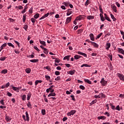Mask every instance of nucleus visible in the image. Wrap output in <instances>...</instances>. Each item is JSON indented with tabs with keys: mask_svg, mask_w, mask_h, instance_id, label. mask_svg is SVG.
<instances>
[{
	"mask_svg": "<svg viewBox=\"0 0 124 124\" xmlns=\"http://www.w3.org/2000/svg\"><path fill=\"white\" fill-rule=\"evenodd\" d=\"M100 96V98H105L106 97V95L105 94H104L103 93H99Z\"/></svg>",
	"mask_w": 124,
	"mask_h": 124,
	"instance_id": "obj_21",
	"label": "nucleus"
},
{
	"mask_svg": "<svg viewBox=\"0 0 124 124\" xmlns=\"http://www.w3.org/2000/svg\"><path fill=\"white\" fill-rule=\"evenodd\" d=\"M91 67V65H88V64H83L81 65V67Z\"/></svg>",
	"mask_w": 124,
	"mask_h": 124,
	"instance_id": "obj_26",
	"label": "nucleus"
},
{
	"mask_svg": "<svg viewBox=\"0 0 124 124\" xmlns=\"http://www.w3.org/2000/svg\"><path fill=\"white\" fill-rule=\"evenodd\" d=\"M7 45H8V46H10V47H12L13 48H15V46H14L13 44H12V43H8Z\"/></svg>",
	"mask_w": 124,
	"mask_h": 124,
	"instance_id": "obj_35",
	"label": "nucleus"
},
{
	"mask_svg": "<svg viewBox=\"0 0 124 124\" xmlns=\"http://www.w3.org/2000/svg\"><path fill=\"white\" fill-rule=\"evenodd\" d=\"M72 19V16L67 17L66 22H65L66 25H67V24H68L69 22H70L71 21Z\"/></svg>",
	"mask_w": 124,
	"mask_h": 124,
	"instance_id": "obj_6",
	"label": "nucleus"
},
{
	"mask_svg": "<svg viewBox=\"0 0 124 124\" xmlns=\"http://www.w3.org/2000/svg\"><path fill=\"white\" fill-rule=\"evenodd\" d=\"M21 98L22 99V100H26V98H27V96L26 95V94H23V95L21 96Z\"/></svg>",
	"mask_w": 124,
	"mask_h": 124,
	"instance_id": "obj_34",
	"label": "nucleus"
},
{
	"mask_svg": "<svg viewBox=\"0 0 124 124\" xmlns=\"http://www.w3.org/2000/svg\"><path fill=\"white\" fill-rule=\"evenodd\" d=\"M44 99L46 102L48 103V99H47V98H46V96H44Z\"/></svg>",
	"mask_w": 124,
	"mask_h": 124,
	"instance_id": "obj_64",
	"label": "nucleus"
},
{
	"mask_svg": "<svg viewBox=\"0 0 124 124\" xmlns=\"http://www.w3.org/2000/svg\"><path fill=\"white\" fill-rule=\"evenodd\" d=\"M115 4H116V5H117V6L118 7H121V4H120V3H119L118 2H116Z\"/></svg>",
	"mask_w": 124,
	"mask_h": 124,
	"instance_id": "obj_62",
	"label": "nucleus"
},
{
	"mask_svg": "<svg viewBox=\"0 0 124 124\" xmlns=\"http://www.w3.org/2000/svg\"><path fill=\"white\" fill-rule=\"evenodd\" d=\"M117 75L119 77V78H120V79L121 80H122V81H124V75H122L120 73H118L117 74Z\"/></svg>",
	"mask_w": 124,
	"mask_h": 124,
	"instance_id": "obj_5",
	"label": "nucleus"
},
{
	"mask_svg": "<svg viewBox=\"0 0 124 124\" xmlns=\"http://www.w3.org/2000/svg\"><path fill=\"white\" fill-rule=\"evenodd\" d=\"M110 17L114 22H115V21H116L117 19L115 17V16H114V15H113V14H110Z\"/></svg>",
	"mask_w": 124,
	"mask_h": 124,
	"instance_id": "obj_25",
	"label": "nucleus"
},
{
	"mask_svg": "<svg viewBox=\"0 0 124 124\" xmlns=\"http://www.w3.org/2000/svg\"><path fill=\"white\" fill-rule=\"evenodd\" d=\"M89 4H90V0H87L86 2L84 4V5H85V6H88V5H89Z\"/></svg>",
	"mask_w": 124,
	"mask_h": 124,
	"instance_id": "obj_38",
	"label": "nucleus"
},
{
	"mask_svg": "<svg viewBox=\"0 0 124 124\" xmlns=\"http://www.w3.org/2000/svg\"><path fill=\"white\" fill-rule=\"evenodd\" d=\"M6 57H1L0 58V61H5V60H6Z\"/></svg>",
	"mask_w": 124,
	"mask_h": 124,
	"instance_id": "obj_53",
	"label": "nucleus"
},
{
	"mask_svg": "<svg viewBox=\"0 0 124 124\" xmlns=\"http://www.w3.org/2000/svg\"><path fill=\"white\" fill-rule=\"evenodd\" d=\"M106 117L105 116H98V120H106Z\"/></svg>",
	"mask_w": 124,
	"mask_h": 124,
	"instance_id": "obj_27",
	"label": "nucleus"
},
{
	"mask_svg": "<svg viewBox=\"0 0 124 124\" xmlns=\"http://www.w3.org/2000/svg\"><path fill=\"white\" fill-rule=\"evenodd\" d=\"M118 52L120 54H122V55H124V50L123 48H118Z\"/></svg>",
	"mask_w": 124,
	"mask_h": 124,
	"instance_id": "obj_10",
	"label": "nucleus"
},
{
	"mask_svg": "<svg viewBox=\"0 0 124 124\" xmlns=\"http://www.w3.org/2000/svg\"><path fill=\"white\" fill-rule=\"evenodd\" d=\"M84 81L86 83H87L88 84H89L90 85H92V81L90 80V79H85Z\"/></svg>",
	"mask_w": 124,
	"mask_h": 124,
	"instance_id": "obj_16",
	"label": "nucleus"
},
{
	"mask_svg": "<svg viewBox=\"0 0 124 124\" xmlns=\"http://www.w3.org/2000/svg\"><path fill=\"white\" fill-rule=\"evenodd\" d=\"M31 21L32 22V24H33V25H34V24L35 23V19H34L33 18H31Z\"/></svg>",
	"mask_w": 124,
	"mask_h": 124,
	"instance_id": "obj_46",
	"label": "nucleus"
},
{
	"mask_svg": "<svg viewBox=\"0 0 124 124\" xmlns=\"http://www.w3.org/2000/svg\"><path fill=\"white\" fill-rule=\"evenodd\" d=\"M28 25H25L24 26L23 29H24V30L27 31V30H28Z\"/></svg>",
	"mask_w": 124,
	"mask_h": 124,
	"instance_id": "obj_54",
	"label": "nucleus"
},
{
	"mask_svg": "<svg viewBox=\"0 0 124 124\" xmlns=\"http://www.w3.org/2000/svg\"><path fill=\"white\" fill-rule=\"evenodd\" d=\"M60 62L61 61L59 59L56 58L55 60V62H57V63H59V62Z\"/></svg>",
	"mask_w": 124,
	"mask_h": 124,
	"instance_id": "obj_47",
	"label": "nucleus"
},
{
	"mask_svg": "<svg viewBox=\"0 0 124 124\" xmlns=\"http://www.w3.org/2000/svg\"><path fill=\"white\" fill-rule=\"evenodd\" d=\"M70 97H71L72 100H74V101H75V96H74V95H72L70 96Z\"/></svg>",
	"mask_w": 124,
	"mask_h": 124,
	"instance_id": "obj_55",
	"label": "nucleus"
},
{
	"mask_svg": "<svg viewBox=\"0 0 124 124\" xmlns=\"http://www.w3.org/2000/svg\"><path fill=\"white\" fill-rule=\"evenodd\" d=\"M0 103L2 105H4V100H1L0 101Z\"/></svg>",
	"mask_w": 124,
	"mask_h": 124,
	"instance_id": "obj_56",
	"label": "nucleus"
},
{
	"mask_svg": "<svg viewBox=\"0 0 124 124\" xmlns=\"http://www.w3.org/2000/svg\"><path fill=\"white\" fill-rule=\"evenodd\" d=\"M81 58V56L78 55H76L74 56V59L75 60H79V59Z\"/></svg>",
	"mask_w": 124,
	"mask_h": 124,
	"instance_id": "obj_22",
	"label": "nucleus"
},
{
	"mask_svg": "<svg viewBox=\"0 0 124 124\" xmlns=\"http://www.w3.org/2000/svg\"><path fill=\"white\" fill-rule=\"evenodd\" d=\"M27 105L29 108H31V102L30 101L27 103Z\"/></svg>",
	"mask_w": 124,
	"mask_h": 124,
	"instance_id": "obj_40",
	"label": "nucleus"
},
{
	"mask_svg": "<svg viewBox=\"0 0 124 124\" xmlns=\"http://www.w3.org/2000/svg\"><path fill=\"white\" fill-rule=\"evenodd\" d=\"M27 19V15H24L23 16V22L25 23L26 22V20Z\"/></svg>",
	"mask_w": 124,
	"mask_h": 124,
	"instance_id": "obj_30",
	"label": "nucleus"
},
{
	"mask_svg": "<svg viewBox=\"0 0 124 124\" xmlns=\"http://www.w3.org/2000/svg\"><path fill=\"white\" fill-rule=\"evenodd\" d=\"M55 75L59 76V75H60V74H61V73L58 71H56L55 72Z\"/></svg>",
	"mask_w": 124,
	"mask_h": 124,
	"instance_id": "obj_52",
	"label": "nucleus"
},
{
	"mask_svg": "<svg viewBox=\"0 0 124 124\" xmlns=\"http://www.w3.org/2000/svg\"><path fill=\"white\" fill-rule=\"evenodd\" d=\"M39 41L40 43L42 44V45H43V46H46V43L45 42V41H41L40 40H39Z\"/></svg>",
	"mask_w": 124,
	"mask_h": 124,
	"instance_id": "obj_29",
	"label": "nucleus"
},
{
	"mask_svg": "<svg viewBox=\"0 0 124 124\" xmlns=\"http://www.w3.org/2000/svg\"><path fill=\"white\" fill-rule=\"evenodd\" d=\"M100 83L101 84L102 86H105L107 84V81L104 79V78H102L101 79Z\"/></svg>",
	"mask_w": 124,
	"mask_h": 124,
	"instance_id": "obj_3",
	"label": "nucleus"
},
{
	"mask_svg": "<svg viewBox=\"0 0 124 124\" xmlns=\"http://www.w3.org/2000/svg\"><path fill=\"white\" fill-rule=\"evenodd\" d=\"M31 70L30 68H28L25 69V72H26V73H28V74L29 73H31Z\"/></svg>",
	"mask_w": 124,
	"mask_h": 124,
	"instance_id": "obj_23",
	"label": "nucleus"
},
{
	"mask_svg": "<svg viewBox=\"0 0 124 124\" xmlns=\"http://www.w3.org/2000/svg\"><path fill=\"white\" fill-rule=\"evenodd\" d=\"M69 58H70V55H67L63 58V60H67V61H69Z\"/></svg>",
	"mask_w": 124,
	"mask_h": 124,
	"instance_id": "obj_33",
	"label": "nucleus"
},
{
	"mask_svg": "<svg viewBox=\"0 0 124 124\" xmlns=\"http://www.w3.org/2000/svg\"><path fill=\"white\" fill-rule=\"evenodd\" d=\"M16 8H18V9H19V10L23 9V6L21 5H19L17 7L16 6Z\"/></svg>",
	"mask_w": 124,
	"mask_h": 124,
	"instance_id": "obj_50",
	"label": "nucleus"
},
{
	"mask_svg": "<svg viewBox=\"0 0 124 124\" xmlns=\"http://www.w3.org/2000/svg\"><path fill=\"white\" fill-rule=\"evenodd\" d=\"M76 112V110H72L70 112H68L67 113V116H70L71 115H74V114H75Z\"/></svg>",
	"mask_w": 124,
	"mask_h": 124,
	"instance_id": "obj_4",
	"label": "nucleus"
},
{
	"mask_svg": "<svg viewBox=\"0 0 124 124\" xmlns=\"http://www.w3.org/2000/svg\"><path fill=\"white\" fill-rule=\"evenodd\" d=\"M5 120L6 122H9V121H11V118L9 117V116L5 115Z\"/></svg>",
	"mask_w": 124,
	"mask_h": 124,
	"instance_id": "obj_14",
	"label": "nucleus"
},
{
	"mask_svg": "<svg viewBox=\"0 0 124 124\" xmlns=\"http://www.w3.org/2000/svg\"><path fill=\"white\" fill-rule=\"evenodd\" d=\"M87 19H88V20H93L94 19V16H88L87 17Z\"/></svg>",
	"mask_w": 124,
	"mask_h": 124,
	"instance_id": "obj_12",
	"label": "nucleus"
},
{
	"mask_svg": "<svg viewBox=\"0 0 124 124\" xmlns=\"http://www.w3.org/2000/svg\"><path fill=\"white\" fill-rule=\"evenodd\" d=\"M96 102H97V100L95 99V100H93L90 103V104H91V105H93V104H94L95 103H96Z\"/></svg>",
	"mask_w": 124,
	"mask_h": 124,
	"instance_id": "obj_39",
	"label": "nucleus"
},
{
	"mask_svg": "<svg viewBox=\"0 0 124 124\" xmlns=\"http://www.w3.org/2000/svg\"><path fill=\"white\" fill-rule=\"evenodd\" d=\"M94 96L95 98H100V95L99 94L98 95H95Z\"/></svg>",
	"mask_w": 124,
	"mask_h": 124,
	"instance_id": "obj_60",
	"label": "nucleus"
},
{
	"mask_svg": "<svg viewBox=\"0 0 124 124\" xmlns=\"http://www.w3.org/2000/svg\"><path fill=\"white\" fill-rule=\"evenodd\" d=\"M90 37L91 40H92V41H94V35H93V34L91 33L90 34Z\"/></svg>",
	"mask_w": 124,
	"mask_h": 124,
	"instance_id": "obj_13",
	"label": "nucleus"
},
{
	"mask_svg": "<svg viewBox=\"0 0 124 124\" xmlns=\"http://www.w3.org/2000/svg\"><path fill=\"white\" fill-rule=\"evenodd\" d=\"M44 54H46V55H48V53H49V50L48 49L45 48L44 49Z\"/></svg>",
	"mask_w": 124,
	"mask_h": 124,
	"instance_id": "obj_20",
	"label": "nucleus"
},
{
	"mask_svg": "<svg viewBox=\"0 0 124 124\" xmlns=\"http://www.w3.org/2000/svg\"><path fill=\"white\" fill-rule=\"evenodd\" d=\"M67 73H68V74H70V75H73V74H74V73H75V70H71V71L68 72Z\"/></svg>",
	"mask_w": 124,
	"mask_h": 124,
	"instance_id": "obj_15",
	"label": "nucleus"
},
{
	"mask_svg": "<svg viewBox=\"0 0 124 124\" xmlns=\"http://www.w3.org/2000/svg\"><path fill=\"white\" fill-rule=\"evenodd\" d=\"M99 8L100 12L101 13H102V14H103V10L102 9V7H101V6H99Z\"/></svg>",
	"mask_w": 124,
	"mask_h": 124,
	"instance_id": "obj_41",
	"label": "nucleus"
},
{
	"mask_svg": "<svg viewBox=\"0 0 124 124\" xmlns=\"http://www.w3.org/2000/svg\"><path fill=\"white\" fill-rule=\"evenodd\" d=\"M6 45H7V44L6 43H4L3 44V45H2L0 46V49L1 50H2L3 49V48H4L5 47H6Z\"/></svg>",
	"mask_w": 124,
	"mask_h": 124,
	"instance_id": "obj_31",
	"label": "nucleus"
},
{
	"mask_svg": "<svg viewBox=\"0 0 124 124\" xmlns=\"http://www.w3.org/2000/svg\"><path fill=\"white\" fill-rule=\"evenodd\" d=\"M56 93H51L48 95V97H50V96H55Z\"/></svg>",
	"mask_w": 124,
	"mask_h": 124,
	"instance_id": "obj_19",
	"label": "nucleus"
},
{
	"mask_svg": "<svg viewBox=\"0 0 124 124\" xmlns=\"http://www.w3.org/2000/svg\"><path fill=\"white\" fill-rule=\"evenodd\" d=\"M45 78L47 81H49V82H51V81H50V79H51V77H50V76H49L48 75H46Z\"/></svg>",
	"mask_w": 124,
	"mask_h": 124,
	"instance_id": "obj_24",
	"label": "nucleus"
},
{
	"mask_svg": "<svg viewBox=\"0 0 124 124\" xmlns=\"http://www.w3.org/2000/svg\"><path fill=\"white\" fill-rule=\"evenodd\" d=\"M101 20L102 22H104L105 21V18H104V16H103L100 17Z\"/></svg>",
	"mask_w": 124,
	"mask_h": 124,
	"instance_id": "obj_51",
	"label": "nucleus"
},
{
	"mask_svg": "<svg viewBox=\"0 0 124 124\" xmlns=\"http://www.w3.org/2000/svg\"><path fill=\"white\" fill-rule=\"evenodd\" d=\"M63 4L65 5V6H68L69 5V2H64Z\"/></svg>",
	"mask_w": 124,
	"mask_h": 124,
	"instance_id": "obj_42",
	"label": "nucleus"
},
{
	"mask_svg": "<svg viewBox=\"0 0 124 124\" xmlns=\"http://www.w3.org/2000/svg\"><path fill=\"white\" fill-rule=\"evenodd\" d=\"M106 20H107V21H108V22H111V19H110V18L108 16H107L106 18H105Z\"/></svg>",
	"mask_w": 124,
	"mask_h": 124,
	"instance_id": "obj_58",
	"label": "nucleus"
},
{
	"mask_svg": "<svg viewBox=\"0 0 124 124\" xmlns=\"http://www.w3.org/2000/svg\"><path fill=\"white\" fill-rule=\"evenodd\" d=\"M2 74H6L7 73V69H4L1 71Z\"/></svg>",
	"mask_w": 124,
	"mask_h": 124,
	"instance_id": "obj_32",
	"label": "nucleus"
},
{
	"mask_svg": "<svg viewBox=\"0 0 124 124\" xmlns=\"http://www.w3.org/2000/svg\"><path fill=\"white\" fill-rule=\"evenodd\" d=\"M79 89H81V90H85V86L83 85H80L79 86Z\"/></svg>",
	"mask_w": 124,
	"mask_h": 124,
	"instance_id": "obj_48",
	"label": "nucleus"
},
{
	"mask_svg": "<svg viewBox=\"0 0 124 124\" xmlns=\"http://www.w3.org/2000/svg\"><path fill=\"white\" fill-rule=\"evenodd\" d=\"M53 87H54V85H51L48 89H47L46 90V92L47 93H54V92H55V90L53 89Z\"/></svg>",
	"mask_w": 124,
	"mask_h": 124,
	"instance_id": "obj_1",
	"label": "nucleus"
},
{
	"mask_svg": "<svg viewBox=\"0 0 124 124\" xmlns=\"http://www.w3.org/2000/svg\"><path fill=\"white\" fill-rule=\"evenodd\" d=\"M7 95H8V96H12V94L9 92H7Z\"/></svg>",
	"mask_w": 124,
	"mask_h": 124,
	"instance_id": "obj_49",
	"label": "nucleus"
},
{
	"mask_svg": "<svg viewBox=\"0 0 124 124\" xmlns=\"http://www.w3.org/2000/svg\"><path fill=\"white\" fill-rule=\"evenodd\" d=\"M42 114L43 116L46 114V111L45 109H42Z\"/></svg>",
	"mask_w": 124,
	"mask_h": 124,
	"instance_id": "obj_43",
	"label": "nucleus"
},
{
	"mask_svg": "<svg viewBox=\"0 0 124 124\" xmlns=\"http://www.w3.org/2000/svg\"><path fill=\"white\" fill-rule=\"evenodd\" d=\"M76 20H77V21H81V20H82V16H78L76 18Z\"/></svg>",
	"mask_w": 124,
	"mask_h": 124,
	"instance_id": "obj_37",
	"label": "nucleus"
},
{
	"mask_svg": "<svg viewBox=\"0 0 124 124\" xmlns=\"http://www.w3.org/2000/svg\"><path fill=\"white\" fill-rule=\"evenodd\" d=\"M26 11H27V8H26V6H25V8L24 9V10L21 12V14H24Z\"/></svg>",
	"mask_w": 124,
	"mask_h": 124,
	"instance_id": "obj_45",
	"label": "nucleus"
},
{
	"mask_svg": "<svg viewBox=\"0 0 124 124\" xmlns=\"http://www.w3.org/2000/svg\"><path fill=\"white\" fill-rule=\"evenodd\" d=\"M111 8L113 10L114 12H115V13H117V12H118V11L117 10V7L116 6H112L111 7Z\"/></svg>",
	"mask_w": 124,
	"mask_h": 124,
	"instance_id": "obj_11",
	"label": "nucleus"
},
{
	"mask_svg": "<svg viewBox=\"0 0 124 124\" xmlns=\"http://www.w3.org/2000/svg\"><path fill=\"white\" fill-rule=\"evenodd\" d=\"M116 109L118 111H121V109H120L119 105L117 106V107L116 108Z\"/></svg>",
	"mask_w": 124,
	"mask_h": 124,
	"instance_id": "obj_59",
	"label": "nucleus"
},
{
	"mask_svg": "<svg viewBox=\"0 0 124 124\" xmlns=\"http://www.w3.org/2000/svg\"><path fill=\"white\" fill-rule=\"evenodd\" d=\"M91 43H92V45H93V47H95V48H98L99 45L97 43L93 42H91Z\"/></svg>",
	"mask_w": 124,
	"mask_h": 124,
	"instance_id": "obj_9",
	"label": "nucleus"
},
{
	"mask_svg": "<svg viewBox=\"0 0 124 124\" xmlns=\"http://www.w3.org/2000/svg\"><path fill=\"white\" fill-rule=\"evenodd\" d=\"M25 114L26 116V120L27 122H29V121H30V117H29V113H28V111H26Z\"/></svg>",
	"mask_w": 124,
	"mask_h": 124,
	"instance_id": "obj_17",
	"label": "nucleus"
},
{
	"mask_svg": "<svg viewBox=\"0 0 124 124\" xmlns=\"http://www.w3.org/2000/svg\"><path fill=\"white\" fill-rule=\"evenodd\" d=\"M21 89H22V87H16L14 86L12 87V89L13 90V91L16 92V93H19Z\"/></svg>",
	"mask_w": 124,
	"mask_h": 124,
	"instance_id": "obj_2",
	"label": "nucleus"
},
{
	"mask_svg": "<svg viewBox=\"0 0 124 124\" xmlns=\"http://www.w3.org/2000/svg\"><path fill=\"white\" fill-rule=\"evenodd\" d=\"M55 81H59V80H61V77L58 76L55 79Z\"/></svg>",
	"mask_w": 124,
	"mask_h": 124,
	"instance_id": "obj_57",
	"label": "nucleus"
},
{
	"mask_svg": "<svg viewBox=\"0 0 124 124\" xmlns=\"http://www.w3.org/2000/svg\"><path fill=\"white\" fill-rule=\"evenodd\" d=\"M103 33H100L98 35H97V37L96 38V39H98V38H100L101 35H102Z\"/></svg>",
	"mask_w": 124,
	"mask_h": 124,
	"instance_id": "obj_44",
	"label": "nucleus"
},
{
	"mask_svg": "<svg viewBox=\"0 0 124 124\" xmlns=\"http://www.w3.org/2000/svg\"><path fill=\"white\" fill-rule=\"evenodd\" d=\"M32 9H33L32 7H31L30 9V10H29V13H30L31 14V13H32Z\"/></svg>",
	"mask_w": 124,
	"mask_h": 124,
	"instance_id": "obj_63",
	"label": "nucleus"
},
{
	"mask_svg": "<svg viewBox=\"0 0 124 124\" xmlns=\"http://www.w3.org/2000/svg\"><path fill=\"white\" fill-rule=\"evenodd\" d=\"M34 18L35 19H38V18H39V14L37 13L34 16Z\"/></svg>",
	"mask_w": 124,
	"mask_h": 124,
	"instance_id": "obj_36",
	"label": "nucleus"
},
{
	"mask_svg": "<svg viewBox=\"0 0 124 124\" xmlns=\"http://www.w3.org/2000/svg\"><path fill=\"white\" fill-rule=\"evenodd\" d=\"M31 92H29L27 94V100H30L31 99Z\"/></svg>",
	"mask_w": 124,
	"mask_h": 124,
	"instance_id": "obj_18",
	"label": "nucleus"
},
{
	"mask_svg": "<svg viewBox=\"0 0 124 124\" xmlns=\"http://www.w3.org/2000/svg\"><path fill=\"white\" fill-rule=\"evenodd\" d=\"M110 47H111V43H109L107 42L106 46V49L109 50V48H110Z\"/></svg>",
	"mask_w": 124,
	"mask_h": 124,
	"instance_id": "obj_7",
	"label": "nucleus"
},
{
	"mask_svg": "<svg viewBox=\"0 0 124 124\" xmlns=\"http://www.w3.org/2000/svg\"><path fill=\"white\" fill-rule=\"evenodd\" d=\"M73 13V11H71V9H69L67 10V12L66 13L67 16H69V15H71V14H72Z\"/></svg>",
	"mask_w": 124,
	"mask_h": 124,
	"instance_id": "obj_8",
	"label": "nucleus"
},
{
	"mask_svg": "<svg viewBox=\"0 0 124 124\" xmlns=\"http://www.w3.org/2000/svg\"><path fill=\"white\" fill-rule=\"evenodd\" d=\"M30 62H31L35 63V62H39V60L38 59H33V60H30Z\"/></svg>",
	"mask_w": 124,
	"mask_h": 124,
	"instance_id": "obj_28",
	"label": "nucleus"
},
{
	"mask_svg": "<svg viewBox=\"0 0 124 124\" xmlns=\"http://www.w3.org/2000/svg\"><path fill=\"white\" fill-rule=\"evenodd\" d=\"M110 106H111V109H112V110L115 109V106H113L112 104H110Z\"/></svg>",
	"mask_w": 124,
	"mask_h": 124,
	"instance_id": "obj_61",
	"label": "nucleus"
}]
</instances>
